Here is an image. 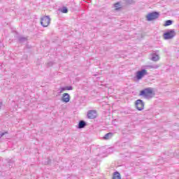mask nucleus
<instances>
[{
    "label": "nucleus",
    "instance_id": "obj_1",
    "mask_svg": "<svg viewBox=\"0 0 179 179\" xmlns=\"http://www.w3.org/2000/svg\"><path fill=\"white\" fill-rule=\"evenodd\" d=\"M155 93L153 92V88H145L140 92L139 96H143L144 99H150L153 97Z\"/></svg>",
    "mask_w": 179,
    "mask_h": 179
},
{
    "label": "nucleus",
    "instance_id": "obj_2",
    "mask_svg": "<svg viewBox=\"0 0 179 179\" xmlns=\"http://www.w3.org/2000/svg\"><path fill=\"white\" fill-rule=\"evenodd\" d=\"M176 30L174 29H169L164 34V40H171V38H174L176 37Z\"/></svg>",
    "mask_w": 179,
    "mask_h": 179
},
{
    "label": "nucleus",
    "instance_id": "obj_3",
    "mask_svg": "<svg viewBox=\"0 0 179 179\" xmlns=\"http://www.w3.org/2000/svg\"><path fill=\"white\" fill-rule=\"evenodd\" d=\"M159 17L160 13H159V12L154 11L148 14L147 20L148 22H152V20H156V19H159Z\"/></svg>",
    "mask_w": 179,
    "mask_h": 179
},
{
    "label": "nucleus",
    "instance_id": "obj_4",
    "mask_svg": "<svg viewBox=\"0 0 179 179\" xmlns=\"http://www.w3.org/2000/svg\"><path fill=\"white\" fill-rule=\"evenodd\" d=\"M136 108L138 111H142L145 108V102L142 99H137L135 102Z\"/></svg>",
    "mask_w": 179,
    "mask_h": 179
},
{
    "label": "nucleus",
    "instance_id": "obj_5",
    "mask_svg": "<svg viewBox=\"0 0 179 179\" xmlns=\"http://www.w3.org/2000/svg\"><path fill=\"white\" fill-rule=\"evenodd\" d=\"M15 37L19 44H24V43H26L27 40H29L27 37L20 35L17 32H16V36Z\"/></svg>",
    "mask_w": 179,
    "mask_h": 179
},
{
    "label": "nucleus",
    "instance_id": "obj_6",
    "mask_svg": "<svg viewBox=\"0 0 179 179\" xmlns=\"http://www.w3.org/2000/svg\"><path fill=\"white\" fill-rule=\"evenodd\" d=\"M50 21V16H45L41 18V24L43 27H48Z\"/></svg>",
    "mask_w": 179,
    "mask_h": 179
},
{
    "label": "nucleus",
    "instance_id": "obj_7",
    "mask_svg": "<svg viewBox=\"0 0 179 179\" xmlns=\"http://www.w3.org/2000/svg\"><path fill=\"white\" fill-rule=\"evenodd\" d=\"M145 75H148V71H146L145 69H143L141 71L136 72V78L137 80H141V79H142V78H143V76Z\"/></svg>",
    "mask_w": 179,
    "mask_h": 179
},
{
    "label": "nucleus",
    "instance_id": "obj_8",
    "mask_svg": "<svg viewBox=\"0 0 179 179\" xmlns=\"http://www.w3.org/2000/svg\"><path fill=\"white\" fill-rule=\"evenodd\" d=\"M87 117L89 120H94L97 118V110H90L87 113Z\"/></svg>",
    "mask_w": 179,
    "mask_h": 179
},
{
    "label": "nucleus",
    "instance_id": "obj_9",
    "mask_svg": "<svg viewBox=\"0 0 179 179\" xmlns=\"http://www.w3.org/2000/svg\"><path fill=\"white\" fill-rule=\"evenodd\" d=\"M70 101H71V96L69 95V94L68 93L63 94L62 97V101H63V103H69Z\"/></svg>",
    "mask_w": 179,
    "mask_h": 179
},
{
    "label": "nucleus",
    "instance_id": "obj_10",
    "mask_svg": "<svg viewBox=\"0 0 179 179\" xmlns=\"http://www.w3.org/2000/svg\"><path fill=\"white\" fill-rule=\"evenodd\" d=\"M160 59V57H159V55L156 52L151 53V58L150 60L153 61L154 62H157Z\"/></svg>",
    "mask_w": 179,
    "mask_h": 179
},
{
    "label": "nucleus",
    "instance_id": "obj_11",
    "mask_svg": "<svg viewBox=\"0 0 179 179\" xmlns=\"http://www.w3.org/2000/svg\"><path fill=\"white\" fill-rule=\"evenodd\" d=\"M87 125V123L85 122V120H80L78 122V129H83V128H85Z\"/></svg>",
    "mask_w": 179,
    "mask_h": 179
},
{
    "label": "nucleus",
    "instance_id": "obj_12",
    "mask_svg": "<svg viewBox=\"0 0 179 179\" xmlns=\"http://www.w3.org/2000/svg\"><path fill=\"white\" fill-rule=\"evenodd\" d=\"M160 67L159 64L146 65L145 66V69H157Z\"/></svg>",
    "mask_w": 179,
    "mask_h": 179
},
{
    "label": "nucleus",
    "instance_id": "obj_13",
    "mask_svg": "<svg viewBox=\"0 0 179 179\" xmlns=\"http://www.w3.org/2000/svg\"><path fill=\"white\" fill-rule=\"evenodd\" d=\"M15 166V162L13 159H7V164L6 166L8 169H12Z\"/></svg>",
    "mask_w": 179,
    "mask_h": 179
},
{
    "label": "nucleus",
    "instance_id": "obj_14",
    "mask_svg": "<svg viewBox=\"0 0 179 179\" xmlns=\"http://www.w3.org/2000/svg\"><path fill=\"white\" fill-rule=\"evenodd\" d=\"M111 138H113V133L109 132L107 133L106 134H105V136H103V139L105 141H108V139H111Z\"/></svg>",
    "mask_w": 179,
    "mask_h": 179
},
{
    "label": "nucleus",
    "instance_id": "obj_15",
    "mask_svg": "<svg viewBox=\"0 0 179 179\" xmlns=\"http://www.w3.org/2000/svg\"><path fill=\"white\" fill-rule=\"evenodd\" d=\"M59 12H62V13H68V8L63 6L61 8L58 9Z\"/></svg>",
    "mask_w": 179,
    "mask_h": 179
},
{
    "label": "nucleus",
    "instance_id": "obj_16",
    "mask_svg": "<svg viewBox=\"0 0 179 179\" xmlns=\"http://www.w3.org/2000/svg\"><path fill=\"white\" fill-rule=\"evenodd\" d=\"M113 179H121V174H120V172H115V174L113 175Z\"/></svg>",
    "mask_w": 179,
    "mask_h": 179
},
{
    "label": "nucleus",
    "instance_id": "obj_17",
    "mask_svg": "<svg viewBox=\"0 0 179 179\" xmlns=\"http://www.w3.org/2000/svg\"><path fill=\"white\" fill-rule=\"evenodd\" d=\"M171 24H173V20H168L165 22L164 26L167 27V26H171Z\"/></svg>",
    "mask_w": 179,
    "mask_h": 179
},
{
    "label": "nucleus",
    "instance_id": "obj_18",
    "mask_svg": "<svg viewBox=\"0 0 179 179\" xmlns=\"http://www.w3.org/2000/svg\"><path fill=\"white\" fill-rule=\"evenodd\" d=\"M114 6L115 8V10H118L121 8V7H120V6H121V5L120 4L119 2L115 3Z\"/></svg>",
    "mask_w": 179,
    "mask_h": 179
},
{
    "label": "nucleus",
    "instance_id": "obj_19",
    "mask_svg": "<svg viewBox=\"0 0 179 179\" xmlns=\"http://www.w3.org/2000/svg\"><path fill=\"white\" fill-rule=\"evenodd\" d=\"M124 1L128 5H131V4L134 3V0H124Z\"/></svg>",
    "mask_w": 179,
    "mask_h": 179
},
{
    "label": "nucleus",
    "instance_id": "obj_20",
    "mask_svg": "<svg viewBox=\"0 0 179 179\" xmlns=\"http://www.w3.org/2000/svg\"><path fill=\"white\" fill-rule=\"evenodd\" d=\"M66 90H73V87L67 86V87H66Z\"/></svg>",
    "mask_w": 179,
    "mask_h": 179
},
{
    "label": "nucleus",
    "instance_id": "obj_21",
    "mask_svg": "<svg viewBox=\"0 0 179 179\" xmlns=\"http://www.w3.org/2000/svg\"><path fill=\"white\" fill-rule=\"evenodd\" d=\"M65 90H66V87H61L59 93H62V92H65Z\"/></svg>",
    "mask_w": 179,
    "mask_h": 179
},
{
    "label": "nucleus",
    "instance_id": "obj_22",
    "mask_svg": "<svg viewBox=\"0 0 179 179\" xmlns=\"http://www.w3.org/2000/svg\"><path fill=\"white\" fill-rule=\"evenodd\" d=\"M50 163H51V159H48V161L44 162V164H50Z\"/></svg>",
    "mask_w": 179,
    "mask_h": 179
},
{
    "label": "nucleus",
    "instance_id": "obj_23",
    "mask_svg": "<svg viewBox=\"0 0 179 179\" xmlns=\"http://www.w3.org/2000/svg\"><path fill=\"white\" fill-rule=\"evenodd\" d=\"M54 65V63L52 62H50L48 63V66H52Z\"/></svg>",
    "mask_w": 179,
    "mask_h": 179
},
{
    "label": "nucleus",
    "instance_id": "obj_24",
    "mask_svg": "<svg viewBox=\"0 0 179 179\" xmlns=\"http://www.w3.org/2000/svg\"><path fill=\"white\" fill-rule=\"evenodd\" d=\"M6 134H8V132L1 133V134H0V138H2V136H3V135H6Z\"/></svg>",
    "mask_w": 179,
    "mask_h": 179
},
{
    "label": "nucleus",
    "instance_id": "obj_25",
    "mask_svg": "<svg viewBox=\"0 0 179 179\" xmlns=\"http://www.w3.org/2000/svg\"><path fill=\"white\" fill-rule=\"evenodd\" d=\"M0 109H1V106H0Z\"/></svg>",
    "mask_w": 179,
    "mask_h": 179
}]
</instances>
